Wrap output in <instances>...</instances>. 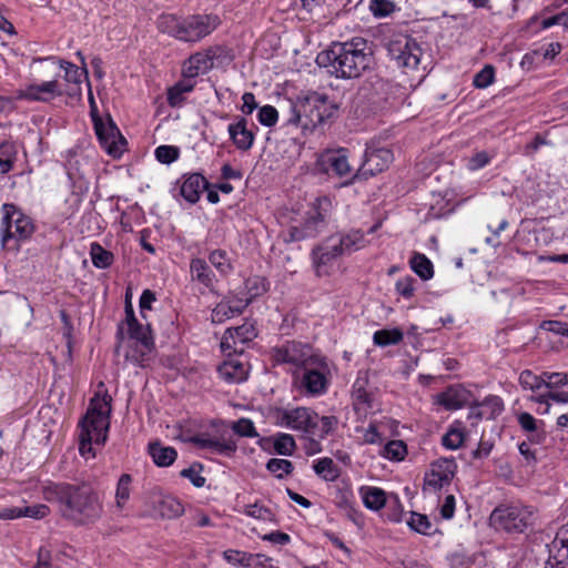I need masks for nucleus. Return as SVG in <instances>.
Returning <instances> with one entry per match:
<instances>
[{"label": "nucleus", "mask_w": 568, "mask_h": 568, "mask_svg": "<svg viewBox=\"0 0 568 568\" xmlns=\"http://www.w3.org/2000/svg\"><path fill=\"white\" fill-rule=\"evenodd\" d=\"M312 255L318 275L327 274V266L334 260H336L335 257L331 256V254L327 253V251L323 250L322 246H317L316 248H314Z\"/></svg>", "instance_id": "de8ad7c7"}, {"label": "nucleus", "mask_w": 568, "mask_h": 568, "mask_svg": "<svg viewBox=\"0 0 568 568\" xmlns=\"http://www.w3.org/2000/svg\"><path fill=\"white\" fill-rule=\"evenodd\" d=\"M545 377L534 374L529 369H525L519 375V384L524 389L536 392L544 386Z\"/></svg>", "instance_id": "09e8293b"}, {"label": "nucleus", "mask_w": 568, "mask_h": 568, "mask_svg": "<svg viewBox=\"0 0 568 568\" xmlns=\"http://www.w3.org/2000/svg\"><path fill=\"white\" fill-rule=\"evenodd\" d=\"M159 510L163 517L176 518L184 511L183 505L180 500L172 496H165L159 504Z\"/></svg>", "instance_id": "a19ab883"}, {"label": "nucleus", "mask_w": 568, "mask_h": 568, "mask_svg": "<svg viewBox=\"0 0 568 568\" xmlns=\"http://www.w3.org/2000/svg\"><path fill=\"white\" fill-rule=\"evenodd\" d=\"M194 89V83L189 81H180L168 91V103L173 106H180L184 102V94Z\"/></svg>", "instance_id": "4c0bfd02"}, {"label": "nucleus", "mask_w": 568, "mask_h": 568, "mask_svg": "<svg viewBox=\"0 0 568 568\" xmlns=\"http://www.w3.org/2000/svg\"><path fill=\"white\" fill-rule=\"evenodd\" d=\"M491 160V156L486 151H479L471 155L467 161V168L470 171H477L486 166Z\"/></svg>", "instance_id": "338daca9"}, {"label": "nucleus", "mask_w": 568, "mask_h": 568, "mask_svg": "<svg viewBox=\"0 0 568 568\" xmlns=\"http://www.w3.org/2000/svg\"><path fill=\"white\" fill-rule=\"evenodd\" d=\"M338 424V419L335 416H318V422H316V427L312 428L311 435L317 436L318 438H325L328 434H331Z\"/></svg>", "instance_id": "37998d69"}, {"label": "nucleus", "mask_w": 568, "mask_h": 568, "mask_svg": "<svg viewBox=\"0 0 568 568\" xmlns=\"http://www.w3.org/2000/svg\"><path fill=\"white\" fill-rule=\"evenodd\" d=\"M92 263L98 268H106L113 262V254L104 250L99 243L94 242L90 247Z\"/></svg>", "instance_id": "ea45409f"}, {"label": "nucleus", "mask_w": 568, "mask_h": 568, "mask_svg": "<svg viewBox=\"0 0 568 568\" xmlns=\"http://www.w3.org/2000/svg\"><path fill=\"white\" fill-rule=\"evenodd\" d=\"M229 134L234 145L241 151H247L254 143V133L247 129L246 120L241 118L236 123L229 125Z\"/></svg>", "instance_id": "393cba45"}, {"label": "nucleus", "mask_w": 568, "mask_h": 568, "mask_svg": "<svg viewBox=\"0 0 568 568\" xmlns=\"http://www.w3.org/2000/svg\"><path fill=\"white\" fill-rule=\"evenodd\" d=\"M132 477L130 474H122L119 478L115 491L116 506L122 508L130 498V486Z\"/></svg>", "instance_id": "49530a36"}, {"label": "nucleus", "mask_w": 568, "mask_h": 568, "mask_svg": "<svg viewBox=\"0 0 568 568\" xmlns=\"http://www.w3.org/2000/svg\"><path fill=\"white\" fill-rule=\"evenodd\" d=\"M320 67L341 79H356L373 62V49L367 40L355 37L345 42H333L331 47L316 57Z\"/></svg>", "instance_id": "f03ea898"}, {"label": "nucleus", "mask_w": 568, "mask_h": 568, "mask_svg": "<svg viewBox=\"0 0 568 568\" xmlns=\"http://www.w3.org/2000/svg\"><path fill=\"white\" fill-rule=\"evenodd\" d=\"M393 162V152L386 148L368 150L363 164L364 174L375 175L383 172Z\"/></svg>", "instance_id": "4be33fe9"}, {"label": "nucleus", "mask_w": 568, "mask_h": 568, "mask_svg": "<svg viewBox=\"0 0 568 568\" xmlns=\"http://www.w3.org/2000/svg\"><path fill=\"white\" fill-rule=\"evenodd\" d=\"M233 432L241 437H257L258 434L253 422L248 418H240L232 424Z\"/></svg>", "instance_id": "4d7b16f0"}, {"label": "nucleus", "mask_w": 568, "mask_h": 568, "mask_svg": "<svg viewBox=\"0 0 568 568\" xmlns=\"http://www.w3.org/2000/svg\"><path fill=\"white\" fill-rule=\"evenodd\" d=\"M367 372H359L352 388V397L356 406L362 405L364 408L373 407V394L367 389Z\"/></svg>", "instance_id": "cd10ccee"}, {"label": "nucleus", "mask_w": 568, "mask_h": 568, "mask_svg": "<svg viewBox=\"0 0 568 568\" xmlns=\"http://www.w3.org/2000/svg\"><path fill=\"white\" fill-rule=\"evenodd\" d=\"M285 125L301 128L303 130V120L300 111L298 98L295 101H288L287 110H283Z\"/></svg>", "instance_id": "a18cd8bd"}, {"label": "nucleus", "mask_w": 568, "mask_h": 568, "mask_svg": "<svg viewBox=\"0 0 568 568\" xmlns=\"http://www.w3.org/2000/svg\"><path fill=\"white\" fill-rule=\"evenodd\" d=\"M215 55V51L212 48L192 54L183 63V75L189 79H194L199 74L209 72L213 68Z\"/></svg>", "instance_id": "412c9836"}, {"label": "nucleus", "mask_w": 568, "mask_h": 568, "mask_svg": "<svg viewBox=\"0 0 568 568\" xmlns=\"http://www.w3.org/2000/svg\"><path fill=\"white\" fill-rule=\"evenodd\" d=\"M545 568H568V540H561L559 547L554 542Z\"/></svg>", "instance_id": "f704fd0d"}, {"label": "nucleus", "mask_w": 568, "mask_h": 568, "mask_svg": "<svg viewBox=\"0 0 568 568\" xmlns=\"http://www.w3.org/2000/svg\"><path fill=\"white\" fill-rule=\"evenodd\" d=\"M296 447L293 436L281 434L274 440V449L278 455L290 456Z\"/></svg>", "instance_id": "864d4df0"}, {"label": "nucleus", "mask_w": 568, "mask_h": 568, "mask_svg": "<svg viewBox=\"0 0 568 568\" xmlns=\"http://www.w3.org/2000/svg\"><path fill=\"white\" fill-rule=\"evenodd\" d=\"M332 211V201L327 196L316 199L313 207L307 213V217L300 226L290 229L291 241H302L307 237H314L325 226Z\"/></svg>", "instance_id": "6e6552de"}, {"label": "nucleus", "mask_w": 568, "mask_h": 568, "mask_svg": "<svg viewBox=\"0 0 568 568\" xmlns=\"http://www.w3.org/2000/svg\"><path fill=\"white\" fill-rule=\"evenodd\" d=\"M2 210V242L4 245H7L10 240L23 241L32 235L34 226L29 216L24 215L13 204H3Z\"/></svg>", "instance_id": "9d476101"}, {"label": "nucleus", "mask_w": 568, "mask_h": 568, "mask_svg": "<svg viewBox=\"0 0 568 568\" xmlns=\"http://www.w3.org/2000/svg\"><path fill=\"white\" fill-rule=\"evenodd\" d=\"M313 469L318 477L326 481H334L339 476L338 467L329 457L317 459L313 465Z\"/></svg>", "instance_id": "72a5a7b5"}, {"label": "nucleus", "mask_w": 568, "mask_h": 568, "mask_svg": "<svg viewBox=\"0 0 568 568\" xmlns=\"http://www.w3.org/2000/svg\"><path fill=\"white\" fill-rule=\"evenodd\" d=\"M219 376L230 384H237L246 379L247 368L236 358L224 361L217 367Z\"/></svg>", "instance_id": "a878e982"}, {"label": "nucleus", "mask_w": 568, "mask_h": 568, "mask_svg": "<svg viewBox=\"0 0 568 568\" xmlns=\"http://www.w3.org/2000/svg\"><path fill=\"white\" fill-rule=\"evenodd\" d=\"M247 568H273V559L264 554H250Z\"/></svg>", "instance_id": "774afa93"}, {"label": "nucleus", "mask_w": 568, "mask_h": 568, "mask_svg": "<svg viewBox=\"0 0 568 568\" xmlns=\"http://www.w3.org/2000/svg\"><path fill=\"white\" fill-rule=\"evenodd\" d=\"M266 469L276 475L277 478H283L285 475H290L294 466L291 460L281 458H271L266 464Z\"/></svg>", "instance_id": "3c124183"}, {"label": "nucleus", "mask_w": 568, "mask_h": 568, "mask_svg": "<svg viewBox=\"0 0 568 568\" xmlns=\"http://www.w3.org/2000/svg\"><path fill=\"white\" fill-rule=\"evenodd\" d=\"M302 369L301 386L307 394L318 396L327 390L331 368L326 357L317 355Z\"/></svg>", "instance_id": "9b49d317"}, {"label": "nucleus", "mask_w": 568, "mask_h": 568, "mask_svg": "<svg viewBox=\"0 0 568 568\" xmlns=\"http://www.w3.org/2000/svg\"><path fill=\"white\" fill-rule=\"evenodd\" d=\"M155 158L160 163L171 164L178 160L180 150L173 145H160L155 149Z\"/></svg>", "instance_id": "6e6d98bb"}, {"label": "nucleus", "mask_w": 568, "mask_h": 568, "mask_svg": "<svg viewBox=\"0 0 568 568\" xmlns=\"http://www.w3.org/2000/svg\"><path fill=\"white\" fill-rule=\"evenodd\" d=\"M480 407L487 412L488 419H494L504 410V403L499 396L490 395L480 403Z\"/></svg>", "instance_id": "603ef678"}, {"label": "nucleus", "mask_w": 568, "mask_h": 568, "mask_svg": "<svg viewBox=\"0 0 568 568\" xmlns=\"http://www.w3.org/2000/svg\"><path fill=\"white\" fill-rule=\"evenodd\" d=\"M404 334L399 328L379 329L374 333L373 341L378 346L395 345L403 341Z\"/></svg>", "instance_id": "58836bf2"}, {"label": "nucleus", "mask_w": 568, "mask_h": 568, "mask_svg": "<svg viewBox=\"0 0 568 568\" xmlns=\"http://www.w3.org/2000/svg\"><path fill=\"white\" fill-rule=\"evenodd\" d=\"M317 172L329 178H351L352 168L345 149H327L317 155L315 162Z\"/></svg>", "instance_id": "f8f14e48"}, {"label": "nucleus", "mask_w": 568, "mask_h": 568, "mask_svg": "<svg viewBox=\"0 0 568 568\" xmlns=\"http://www.w3.org/2000/svg\"><path fill=\"white\" fill-rule=\"evenodd\" d=\"M412 270L424 281L434 276V267L430 260L422 253L415 252L409 260Z\"/></svg>", "instance_id": "473e14b6"}, {"label": "nucleus", "mask_w": 568, "mask_h": 568, "mask_svg": "<svg viewBox=\"0 0 568 568\" xmlns=\"http://www.w3.org/2000/svg\"><path fill=\"white\" fill-rule=\"evenodd\" d=\"M36 63H48V72L45 74L50 75L53 72H59L64 70V79L68 82L80 83L83 74H87L85 68L80 69L78 65L64 61L62 59H58L55 57H47V58H36L32 61Z\"/></svg>", "instance_id": "aec40b11"}, {"label": "nucleus", "mask_w": 568, "mask_h": 568, "mask_svg": "<svg viewBox=\"0 0 568 568\" xmlns=\"http://www.w3.org/2000/svg\"><path fill=\"white\" fill-rule=\"evenodd\" d=\"M209 187L207 180L200 173H192L184 176L180 193L185 201L195 204L204 190Z\"/></svg>", "instance_id": "b1692460"}, {"label": "nucleus", "mask_w": 568, "mask_h": 568, "mask_svg": "<svg viewBox=\"0 0 568 568\" xmlns=\"http://www.w3.org/2000/svg\"><path fill=\"white\" fill-rule=\"evenodd\" d=\"M495 79V69L493 65H485L478 73L474 77V85L478 89H485L489 87Z\"/></svg>", "instance_id": "13d9d810"}, {"label": "nucleus", "mask_w": 568, "mask_h": 568, "mask_svg": "<svg viewBox=\"0 0 568 568\" xmlns=\"http://www.w3.org/2000/svg\"><path fill=\"white\" fill-rule=\"evenodd\" d=\"M257 119L265 126H273L278 119L277 110L272 105H264L258 110Z\"/></svg>", "instance_id": "0e129e2a"}, {"label": "nucleus", "mask_w": 568, "mask_h": 568, "mask_svg": "<svg viewBox=\"0 0 568 568\" xmlns=\"http://www.w3.org/2000/svg\"><path fill=\"white\" fill-rule=\"evenodd\" d=\"M52 73V80L27 84L24 89L21 90L20 98L33 102H50L55 98L62 97L64 90L58 81L60 73L53 71Z\"/></svg>", "instance_id": "f3484780"}, {"label": "nucleus", "mask_w": 568, "mask_h": 568, "mask_svg": "<svg viewBox=\"0 0 568 568\" xmlns=\"http://www.w3.org/2000/svg\"><path fill=\"white\" fill-rule=\"evenodd\" d=\"M303 120V130L313 131L332 119L337 112V104L326 94L311 91L297 97Z\"/></svg>", "instance_id": "39448f33"}, {"label": "nucleus", "mask_w": 568, "mask_h": 568, "mask_svg": "<svg viewBox=\"0 0 568 568\" xmlns=\"http://www.w3.org/2000/svg\"><path fill=\"white\" fill-rule=\"evenodd\" d=\"M124 342L128 344L125 361L139 367H146L154 349L150 326L138 323L124 328Z\"/></svg>", "instance_id": "0eeeda50"}, {"label": "nucleus", "mask_w": 568, "mask_h": 568, "mask_svg": "<svg viewBox=\"0 0 568 568\" xmlns=\"http://www.w3.org/2000/svg\"><path fill=\"white\" fill-rule=\"evenodd\" d=\"M469 398V392L460 385L447 387L436 396V403L446 410H457L464 407Z\"/></svg>", "instance_id": "5701e85b"}, {"label": "nucleus", "mask_w": 568, "mask_h": 568, "mask_svg": "<svg viewBox=\"0 0 568 568\" xmlns=\"http://www.w3.org/2000/svg\"><path fill=\"white\" fill-rule=\"evenodd\" d=\"M407 525L418 534L432 535L433 525L426 515L412 511Z\"/></svg>", "instance_id": "c03bdc74"}, {"label": "nucleus", "mask_w": 568, "mask_h": 568, "mask_svg": "<svg viewBox=\"0 0 568 568\" xmlns=\"http://www.w3.org/2000/svg\"><path fill=\"white\" fill-rule=\"evenodd\" d=\"M210 263L222 274L232 272L233 267L224 250H214L209 255Z\"/></svg>", "instance_id": "79ce46f5"}, {"label": "nucleus", "mask_w": 568, "mask_h": 568, "mask_svg": "<svg viewBox=\"0 0 568 568\" xmlns=\"http://www.w3.org/2000/svg\"><path fill=\"white\" fill-rule=\"evenodd\" d=\"M457 465L454 459L442 458L430 465V469L425 474L423 490L426 493H437L443 487L448 486L455 476Z\"/></svg>", "instance_id": "4468645a"}, {"label": "nucleus", "mask_w": 568, "mask_h": 568, "mask_svg": "<svg viewBox=\"0 0 568 568\" xmlns=\"http://www.w3.org/2000/svg\"><path fill=\"white\" fill-rule=\"evenodd\" d=\"M111 397H93L84 417L80 420V453L92 450V444L103 445L108 438L110 426Z\"/></svg>", "instance_id": "20e7f679"}, {"label": "nucleus", "mask_w": 568, "mask_h": 568, "mask_svg": "<svg viewBox=\"0 0 568 568\" xmlns=\"http://www.w3.org/2000/svg\"><path fill=\"white\" fill-rule=\"evenodd\" d=\"M190 275L193 282L202 284L204 287L212 290L216 282L215 274L203 258L194 257L190 262Z\"/></svg>", "instance_id": "bb28decb"}, {"label": "nucleus", "mask_w": 568, "mask_h": 568, "mask_svg": "<svg viewBox=\"0 0 568 568\" xmlns=\"http://www.w3.org/2000/svg\"><path fill=\"white\" fill-rule=\"evenodd\" d=\"M17 148L13 143L3 142L0 144V174L9 173L17 161Z\"/></svg>", "instance_id": "e433bc0d"}, {"label": "nucleus", "mask_w": 568, "mask_h": 568, "mask_svg": "<svg viewBox=\"0 0 568 568\" xmlns=\"http://www.w3.org/2000/svg\"><path fill=\"white\" fill-rule=\"evenodd\" d=\"M19 510L21 513V517H30V518H36V519L44 518L50 513L49 507L44 504L26 506V507L19 508Z\"/></svg>", "instance_id": "69168bd1"}, {"label": "nucleus", "mask_w": 568, "mask_h": 568, "mask_svg": "<svg viewBox=\"0 0 568 568\" xmlns=\"http://www.w3.org/2000/svg\"><path fill=\"white\" fill-rule=\"evenodd\" d=\"M221 21L215 14H191L178 17L172 13H162L158 17L156 28L179 41L196 43L210 36Z\"/></svg>", "instance_id": "7ed1b4c3"}, {"label": "nucleus", "mask_w": 568, "mask_h": 568, "mask_svg": "<svg viewBox=\"0 0 568 568\" xmlns=\"http://www.w3.org/2000/svg\"><path fill=\"white\" fill-rule=\"evenodd\" d=\"M317 354L312 352L308 345L292 341L275 347L272 359L275 364H290L297 368L305 367Z\"/></svg>", "instance_id": "ddd939ff"}, {"label": "nucleus", "mask_w": 568, "mask_h": 568, "mask_svg": "<svg viewBox=\"0 0 568 568\" xmlns=\"http://www.w3.org/2000/svg\"><path fill=\"white\" fill-rule=\"evenodd\" d=\"M149 453L159 467H168L174 463L178 453L171 446H163L160 443H152L149 445Z\"/></svg>", "instance_id": "c85d7f7f"}, {"label": "nucleus", "mask_w": 568, "mask_h": 568, "mask_svg": "<svg viewBox=\"0 0 568 568\" xmlns=\"http://www.w3.org/2000/svg\"><path fill=\"white\" fill-rule=\"evenodd\" d=\"M535 521L534 509L524 505H499L489 516V524L497 530L521 534Z\"/></svg>", "instance_id": "423d86ee"}, {"label": "nucleus", "mask_w": 568, "mask_h": 568, "mask_svg": "<svg viewBox=\"0 0 568 568\" xmlns=\"http://www.w3.org/2000/svg\"><path fill=\"white\" fill-rule=\"evenodd\" d=\"M361 493L363 503L368 509L379 510L387 503L385 491L378 487H363Z\"/></svg>", "instance_id": "2f4dec72"}, {"label": "nucleus", "mask_w": 568, "mask_h": 568, "mask_svg": "<svg viewBox=\"0 0 568 568\" xmlns=\"http://www.w3.org/2000/svg\"><path fill=\"white\" fill-rule=\"evenodd\" d=\"M518 424L520 425L521 429L526 433H529V440L536 444L541 443L544 439V434L539 433L538 429V420L529 413H520L517 416Z\"/></svg>", "instance_id": "c9c22d12"}, {"label": "nucleus", "mask_w": 568, "mask_h": 568, "mask_svg": "<svg viewBox=\"0 0 568 568\" xmlns=\"http://www.w3.org/2000/svg\"><path fill=\"white\" fill-rule=\"evenodd\" d=\"M250 554L235 549H227L223 552V558L231 565L247 568Z\"/></svg>", "instance_id": "680f3d73"}, {"label": "nucleus", "mask_w": 568, "mask_h": 568, "mask_svg": "<svg viewBox=\"0 0 568 568\" xmlns=\"http://www.w3.org/2000/svg\"><path fill=\"white\" fill-rule=\"evenodd\" d=\"M277 419L281 426L311 435L312 428H315L318 422V415L311 408L296 407L278 410Z\"/></svg>", "instance_id": "2eb2a0df"}, {"label": "nucleus", "mask_w": 568, "mask_h": 568, "mask_svg": "<svg viewBox=\"0 0 568 568\" xmlns=\"http://www.w3.org/2000/svg\"><path fill=\"white\" fill-rule=\"evenodd\" d=\"M244 514L252 518L262 519L264 521H272L275 517L271 509L258 505L257 503L245 506Z\"/></svg>", "instance_id": "bf43d9fd"}, {"label": "nucleus", "mask_w": 568, "mask_h": 568, "mask_svg": "<svg viewBox=\"0 0 568 568\" xmlns=\"http://www.w3.org/2000/svg\"><path fill=\"white\" fill-rule=\"evenodd\" d=\"M251 298H247L245 303L239 302L237 305H232L230 302H221L212 311V322L222 323L226 318L239 315L248 305Z\"/></svg>", "instance_id": "7c9ffc66"}, {"label": "nucleus", "mask_w": 568, "mask_h": 568, "mask_svg": "<svg viewBox=\"0 0 568 568\" xmlns=\"http://www.w3.org/2000/svg\"><path fill=\"white\" fill-rule=\"evenodd\" d=\"M47 498L55 500L61 516L77 526L94 524L103 513L95 489L88 483H60L48 488Z\"/></svg>", "instance_id": "f257e3e1"}, {"label": "nucleus", "mask_w": 568, "mask_h": 568, "mask_svg": "<svg viewBox=\"0 0 568 568\" xmlns=\"http://www.w3.org/2000/svg\"><path fill=\"white\" fill-rule=\"evenodd\" d=\"M185 442L195 445L197 448L210 449L227 457L233 456L237 449L236 442L232 436H225L224 434L212 437L207 433H202L187 437Z\"/></svg>", "instance_id": "a211bd4d"}, {"label": "nucleus", "mask_w": 568, "mask_h": 568, "mask_svg": "<svg viewBox=\"0 0 568 568\" xmlns=\"http://www.w3.org/2000/svg\"><path fill=\"white\" fill-rule=\"evenodd\" d=\"M464 442V434L459 429H449L442 438V444L446 448L457 449Z\"/></svg>", "instance_id": "e2e57ef3"}, {"label": "nucleus", "mask_w": 568, "mask_h": 568, "mask_svg": "<svg viewBox=\"0 0 568 568\" xmlns=\"http://www.w3.org/2000/svg\"><path fill=\"white\" fill-rule=\"evenodd\" d=\"M256 336L255 328L252 324H243L241 326L227 328L221 339V348L223 352L242 353L247 342Z\"/></svg>", "instance_id": "6ab92c4d"}, {"label": "nucleus", "mask_w": 568, "mask_h": 568, "mask_svg": "<svg viewBox=\"0 0 568 568\" xmlns=\"http://www.w3.org/2000/svg\"><path fill=\"white\" fill-rule=\"evenodd\" d=\"M338 245H342L345 254H352L355 251L364 248L368 241L359 230H353L346 234H337Z\"/></svg>", "instance_id": "c756f323"}, {"label": "nucleus", "mask_w": 568, "mask_h": 568, "mask_svg": "<svg viewBox=\"0 0 568 568\" xmlns=\"http://www.w3.org/2000/svg\"><path fill=\"white\" fill-rule=\"evenodd\" d=\"M407 453L406 445L403 440H390L383 449V456L390 460H402Z\"/></svg>", "instance_id": "8fccbe9b"}, {"label": "nucleus", "mask_w": 568, "mask_h": 568, "mask_svg": "<svg viewBox=\"0 0 568 568\" xmlns=\"http://www.w3.org/2000/svg\"><path fill=\"white\" fill-rule=\"evenodd\" d=\"M139 321L136 320L135 315H134V311L132 308V305L131 304H126L125 305V321L121 324H119L118 326V332H116V338H118V346L115 348V352L119 351L120 346L123 344L125 337H124V328L125 327H129L131 325H135L138 324Z\"/></svg>", "instance_id": "5fc2aeb1"}, {"label": "nucleus", "mask_w": 568, "mask_h": 568, "mask_svg": "<svg viewBox=\"0 0 568 568\" xmlns=\"http://www.w3.org/2000/svg\"><path fill=\"white\" fill-rule=\"evenodd\" d=\"M94 130L101 146L113 158H118L123 152L125 139L121 135L120 130L111 118L104 122L95 120Z\"/></svg>", "instance_id": "dca6fc26"}, {"label": "nucleus", "mask_w": 568, "mask_h": 568, "mask_svg": "<svg viewBox=\"0 0 568 568\" xmlns=\"http://www.w3.org/2000/svg\"><path fill=\"white\" fill-rule=\"evenodd\" d=\"M369 10L375 17H387L395 10V4L390 0H372Z\"/></svg>", "instance_id": "052dcab7"}, {"label": "nucleus", "mask_w": 568, "mask_h": 568, "mask_svg": "<svg viewBox=\"0 0 568 568\" xmlns=\"http://www.w3.org/2000/svg\"><path fill=\"white\" fill-rule=\"evenodd\" d=\"M388 57L395 61L398 68L409 70L417 69L423 50L419 43L406 34H397L386 43Z\"/></svg>", "instance_id": "1a4fd4ad"}]
</instances>
